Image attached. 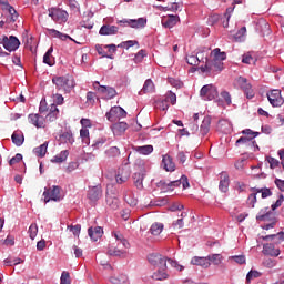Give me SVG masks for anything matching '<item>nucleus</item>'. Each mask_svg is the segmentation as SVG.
<instances>
[{
  "label": "nucleus",
  "instance_id": "09e8293b",
  "mask_svg": "<svg viewBox=\"0 0 284 284\" xmlns=\"http://www.w3.org/2000/svg\"><path fill=\"white\" fill-rule=\"evenodd\" d=\"M165 270L159 268L158 272L153 273L152 278L154 281H165L168 278V273L164 272Z\"/></svg>",
  "mask_w": 284,
  "mask_h": 284
},
{
  "label": "nucleus",
  "instance_id": "864d4df0",
  "mask_svg": "<svg viewBox=\"0 0 284 284\" xmlns=\"http://www.w3.org/2000/svg\"><path fill=\"white\" fill-rule=\"evenodd\" d=\"M171 105H176V93L168 91L164 98Z\"/></svg>",
  "mask_w": 284,
  "mask_h": 284
},
{
  "label": "nucleus",
  "instance_id": "4d7b16f0",
  "mask_svg": "<svg viewBox=\"0 0 284 284\" xmlns=\"http://www.w3.org/2000/svg\"><path fill=\"white\" fill-rule=\"evenodd\" d=\"M108 141V139L105 138H99L93 144L92 148L93 150H101V148H103V145H105V142Z\"/></svg>",
  "mask_w": 284,
  "mask_h": 284
},
{
  "label": "nucleus",
  "instance_id": "bf43d9fd",
  "mask_svg": "<svg viewBox=\"0 0 284 284\" xmlns=\"http://www.w3.org/2000/svg\"><path fill=\"white\" fill-rule=\"evenodd\" d=\"M260 276H261V272L250 271L246 275V281L247 283H251L252 281H254V278H260Z\"/></svg>",
  "mask_w": 284,
  "mask_h": 284
},
{
  "label": "nucleus",
  "instance_id": "423d86ee",
  "mask_svg": "<svg viewBox=\"0 0 284 284\" xmlns=\"http://www.w3.org/2000/svg\"><path fill=\"white\" fill-rule=\"evenodd\" d=\"M118 26H121L123 28H145L148 26V19L145 18H139V19H123L118 21Z\"/></svg>",
  "mask_w": 284,
  "mask_h": 284
},
{
  "label": "nucleus",
  "instance_id": "58836bf2",
  "mask_svg": "<svg viewBox=\"0 0 284 284\" xmlns=\"http://www.w3.org/2000/svg\"><path fill=\"white\" fill-rule=\"evenodd\" d=\"M211 54H213V60L215 61H225L227 59V53L221 52V49L216 48L214 49Z\"/></svg>",
  "mask_w": 284,
  "mask_h": 284
},
{
  "label": "nucleus",
  "instance_id": "b1692460",
  "mask_svg": "<svg viewBox=\"0 0 284 284\" xmlns=\"http://www.w3.org/2000/svg\"><path fill=\"white\" fill-rule=\"evenodd\" d=\"M264 241H272L275 245H281L284 242V232H278L276 234L266 235L263 237Z\"/></svg>",
  "mask_w": 284,
  "mask_h": 284
},
{
  "label": "nucleus",
  "instance_id": "9d476101",
  "mask_svg": "<svg viewBox=\"0 0 284 284\" xmlns=\"http://www.w3.org/2000/svg\"><path fill=\"white\" fill-rule=\"evenodd\" d=\"M108 121L114 123V121H119V119H125L128 116V112L121 106H113L109 112L105 114Z\"/></svg>",
  "mask_w": 284,
  "mask_h": 284
},
{
  "label": "nucleus",
  "instance_id": "a19ab883",
  "mask_svg": "<svg viewBox=\"0 0 284 284\" xmlns=\"http://www.w3.org/2000/svg\"><path fill=\"white\" fill-rule=\"evenodd\" d=\"M217 126H219V130L224 134L230 133V130L232 129V125L226 120H220L217 123Z\"/></svg>",
  "mask_w": 284,
  "mask_h": 284
},
{
  "label": "nucleus",
  "instance_id": "7ed1b4c3",
  "mask_svg": "<svg viewBox=\"0 0 284 284\" xmlns=\"http://www.w3.org/2000/svg\"><path fill=\"white\" fill-rule=\"evenodd\" d=\"M52 83L63 92H71L74 88V79L70 75L54 77L52 79Z\"/></svg>",
  "mask_w": 284,
  "mask_h": 284
},
{
  "label": "nucleus",
  "instance_id": "c9c22d12",
  "mask_svg": "<svg viewBox=\"0 0 284 284\" xmlns=\"http://www.w3.org/2000/svg\"><path fill=\"white\" fill-rule=\"evenodd\" d=\"M33 152L37 156H39L40 159H43V156H45V154L48 153V142H44L38 148H34Z\"/></svg>",
  "mask_w": 284,
  "mask_h": 284
},
{
  "label": "nucleus",
  "instance_id": "6e6d98bb",
  "mask_svg": "<svg viewBox=\"0 0 284 284\" xmlns=\"http://www.w3.org/2000/svg\"><path fill=\"white\" fill-rule=\"evenodd\" d=\"M158 187L161 190V192H170L172 189L170 187V182L161 180L158 182Z\"/></svg>",
  "mask_w": 284,
  "mask_h": 284
},
{
  "label": "nucleus",
  "instance_id": "ea45409f",
  "mask_svg": "<svg viewBox=\"0 0 284 284\" xmlns=\"http://www.w3.org/2000/svg\"><path fill=\"white\" fill-rule=\"evenodd\" d=\"M135 152H139V154H152L154 152V146L152 145H143V146H135Z\"/></svg>",
  "mask_w": 284,
  "mask_h": 284
},
{
  "label": "nucleus",
  "instance_id": "0e129e2a",
  "mask_svg": "<svg viewBox=\"0 0 284 284\" xmlns=\"http://www.w3.org/2000/svg\"><path fill=\"white\" fill-rule=\"evenodd\" d=\"M242 134H245L247 139H256V136L258 135V132H254L251 129H245L242 131Z\"/></svg>",
  "mask_w": 284,
  "mask_h": 284
},
{
  "label": "nucleus",
  "instance_id": "4be33fe9",
  "mask_svg": "<svg viewBox=\"0 0 284 284\" xmlns=\"http://www.w3.org/2000/svg\"><path fill=\"white\" fill-rule=\"evenodd\" d=\"M191 265H199L200 267H203L204 270H207L212 263H210V260L206 257H200V256H194L191 260Z\"/></svg>",
  "mask_w": 284,
  "mask_h": 284
},
{
  "label": "nucleus",
  "instance_id": "c756f323",
  "mask_svg": "<svg viewBox=\"0 0 284 284\" xmlns=\"http://www.w3.org/2000/svg\"><path fill=\"white\" fill-rule=\"evenodd\" d=\"M47 32L55 39H61V41H65L67 39H70V41H74V39H72L70 36L61 33L60 31H57V29H47Z\"/></svg>",
  "mask_w": 284,
  "mask_h": 284
},
{
  "label": "nucleus",
  "instance_id": "de8ad7c7",
  "mask_svg": "<svg viewBox=\"0 0 284 284\" xmlns=\"http://www.w3.org/2000/svg\"><path fill=\"white\" fill-rule=\"evenodd\" d=\"M11 139H12V143H14V145H17L18 148H20V145H23V141H24L23 134L13 133L11 135Z\"/></svg>",
  "mask_w": 284,
  "mask_h": 284
},
{
  "label": "nucleus",
  "instance_id": "72a5a7b5",
  "mask_svg": "<svg viewBox=\"0 0 284 284\" xmlns=\"http://www.w3.org/2000/svg\"><path fill=\"white\" fill-rule=\"evenodd\" d=\"M251 192H256L257 194H261L262 199H268V196H272V189L267 187H253L251 189Z\"/></svg>",
  "mask_w": 284,
  "mask_h": 284
},
{
  "label": "nucleus",
  "instance_id": "39448f33",
  "mask_svg": "<svg viewBox=\"0 0 284 284\" xmlns=\"http://www.w3.org/2000/svg\"><path fill=\"white\" fill-rule=\"evenodd\" d=\"M0 43L8 52H16V50H19V45H21V41L14 36H10L9 38L8 36H3Z\"/></svg>",
  "mask_w": 284,
  "mask_h": 284
},
{
  "label": "nucleus",
  "instance_id": "473e14b6",
  "mask_svg": "<svg viewBox=\"0 0 284 284\" xmlns=\"http://www.w3.org/2000/svg\"><path fill=\"white\" fill-rule=\"evenodd\" d=\"M52 52H54V48L51 47L48 49L43 57V63L50 67L54 65V58L52 57Z\"/></svg>",
  "mask_w": 284,
  "mask_h": 284
},
{
  "label": "nucleus",
  "instance_id": "ddd939ff",
  "mask_svg": "<svg viewBox=\"0 0 284 284\" xmlns=\"http://www.w3.org/2000/svg\"><path fill=\"white\" fill-rule=\"evenodd\" d=\"M267 99L273 108H281L284 103L283 97H281V91L278 90H272L267 93Z\"/></svg>",
  "mask_w": 284,
  "mask_h": 284
},
{
  "label": "nucleus",
  "instance_id": "c03bdc74",
  "mask_svg": "<svg viewBox=\"0 0 284 284\" xmlns=\"http://www.w3.org/2000/svg\"><path fill=\"white\" fill-rule=\"evenodd\" d=\"M150 232H151V234H153V236H159V234H161V232H163V223L152 224Z\"/></svg>",
  "mask_w": 284,
  "mask_h": 284
},
{
  "label": "nucleus",
  "instance_id": "774afa93",
  "mask_svg": "<svg viewBox=\"0 0 284 284\" xmlns=\"http://www.w3.org/2000/svg\"><path fill=\"white\" fill-rule=\"evenodd\" d=\"M231 261H234L235 263H237V265H244L245 257L244 255H234L231 257Z\"/></svg>",
  "mask_w": 284,
  "mask_h": 284
},
{
  "label": "nucleus",
  "instance_id": "8fccbe9b",
  "mask_svg": "<svg viewBox=\"0 0 284 284\" xmlns=\"http://www.w3.org/2000/svg\"><path fill=\"white\" fill-rule=\"evenodd\" d=\"M155 106L158 108V110H162L163 112H165V110L170 108V102H168L166 99L158 100L155 102Z\"/></svg>",
  "mask_w": 284,
  "mask_h": 284
},
{
  "label": "nucleus",
  "instance_id": "13d9d810",
  "mask_svg": "<svg viewBox=\"0 0 284 284\" xmlns=\"http://www.w3.org/2000/svg\"><path fill=\"white\" fill-rule=\"evenodd\" d=\"M258 193L256 191H252V193L248 195L247 197V205H250V207H254V205H256V195Z\"/></svg>",
  "mask_w": 284,
  "mask_h": 284
},
{
  "label": "nucleus",
  "instance_id": "2eb2a0df",
  "mask_svg": "<svg viewBox=\"0 0 284 284\" xmlns=\"http://www.w3.org/2000/svg\"><path fill=\"white\" fill-rule=\"evenodd\" d=\"M186 63L189 65H199V63H205V50L197 52V55H187Z\"/></svg>",
  "mask_w": 284,
  "mask_h": 284
},
{
  "label": "nucleus",
  "instance_id": "c85d7f7f",
  "mask_svg": "<svg viewBox=\"0 0 284 284\" xmlns=\"http://www.w3.org/2000/svg\"><path fill=\"white\" fill-rule=\"evenodd\" d=\"M210 125H212V119L210 116H205L200 126V134H202V136H206L210 132Z\"/></svg>",
  "mask_w": 284,
  "mask_h": 284
},
{
  "label": "nucleus",
  "instance_id": "5fc2aeb1",
  "mask_svg": "<svg viewBox=\"0 0 284 284\" xmlns=\"http://www.w3.org/2000/svg\"><path fill=\"white\" fill-rule=\"evenodd\" d=\"M37 234H39V226L37 224H31L29 227V236L32 241L37 239Z\"/></svg>",
  "mask_w": 284,
  "mask_h": 284
},
{
  "label": "nucleus",
  "instance_id": "cd10ccee",
  "mask_svg": "<svg viewBox=\"0 0 284 284\" xmlns=\"http://www.w3.org/2000/svg\"><path fill=\"white\" fill-rule=\"evenodd\" d=\"M268 210V207L262 209L256 216V221H270L271 219H274V212Z\"/></svg>",
  "mask_w": 284,
  "mask_h": 284
},
{
  "label": "nucleus",
  "instance_id": "603ef678",
  "mask_svg": "<svg viewBox=\"0 0 284 284\" xmlns=\"http://www.w3.org/2000/svg\"><path fill=\"white\" fill-rule=\"evenodd\" d=\"M265 161H267V163L270 164L271 170H276V168H278V165H281V162L270 155H267L265 158Z\"/></svg>",
  "mask_w": 284,
  "mask_h": 284
},
{
  "label": "nucleus",
  "instance_id": "69168bd1",
  "mask_svg": "<svg viewBox=\"0 0 284 284\" xmlns=\"http://www.w3.org/2000/svg\"><path fill=\"white\" fill-rule=\"evenodd\" d=\"M60 284H70V273L63 271L60 277Z\"/></svg>",
  "mask_w": 284,
  "mask_h": 284
},
{
  "label": "nucleus",
  "instance_id": "052dcab7",
  "mask_svg": "<svg viewBox=\"0 0 284 284\" xmlns=\"http://www.w3.org/2000/svg\"><path fill=\"white\" fill-rule=\"evenodd\" d=\"M7 10L11 17V21H17V19H19V13L14 10V7L7 4Z\"/></svg>",
  "mask_w": 284,
  "mask_h": 284
},
{
  "label": "nucleus",
  "instance_id": "79ce46f5",
  "mask_svg": "<svg viewBox=\"0 0 284 284\" xmlns=\"http://www.w3.org/2000/svg\"><path fill=\"white\" fill-rule=\"evenodd\" d=\"M209 263H213V265H221L223 263V255L222 254H212L207 256Z\"/></svg>",
  "mask_w": 284,
  "mask_h": 284
},
{
  "label": "nucleus",
  "instance_id": "20e7f679",
  "mask_svg": "<svg viewBox=\"0 0 284 284\" xmlns=\"http://www.w3.org/2000/svg\"><path fill=\"white\" fill-rule=\"evenodd\" d=\"M43 196L44 203H50V201H54L57 203L61 201L63 199L61 195V186L53 185L51 189L44 187Z\"/></svg>",
  "mask_w": 284,
  "mask_h": 284
},
{
  "label": "nucleus",
  "instance_id": "7c9ffc66",
  "mask_svg": "<svg viewBox=\"0 0 284 284\" xmlns=\"http://www.w3.org/2000/svg\"><path fill=\"white\" fill-rule=\"evenodd\" d=\"M145 179V174H143V172H136L133 175V181H134V185L135 187H138V190H143V180Z\"/></svg>",
  "mask_w": 284,
  "mask_h": 284
},
{
  "label": "nucleus",
  "instance_id": "6e6552de",
  "mask_svg": "<svg viewBox=\"0 0 284 284\" xmlns=\"http://www.w3.org/2000/svg\"><path fill=\"white\" fill-rule=\"evenodd\" d=\"M200 97H202L204 101H213V99L219 97V91L213 84H206L202 87Z\"/></svg>",
  "mask_w": 284,
  "mask_h": 284
},
{
  "label": "nucleus",
  "instance_id": "f704fd0d",
  "mask_svg": "<svg viewBox=\"0 0 284 284\" xmlns=\"http://www.w3.org/2000/svg\"><path fill=\"white\" fill-rule=\"evenodd\" d=\"M106 206L109 210L115 211L119 207V199L112 195H106Z\"/></svg>",
  "mask_w": 284,
  "mask_h": 284
},
{
  "label": "nucleus",
  "instance_id": "bb28decb",
  "mask_svg": "<svg viewBox=\"0 0 284 284\" xmlns=\"http://www.w3.org/2000/svg\"><path fill=\"white\" fill-rule=\"evenodd\" d=\"M229 187H230V175H227V173H222L220 175L219 190L221 192H227Z\"/></svg>",
  "mask_w": 284,
  "mask_h": 284
},
{
  "label": "nucleus",
  "instance_id": "680f3d73",
  "mask_svg": "<svg viewBox=\"0 0 284 284\" xmlns=\"http://www.w3.org/2000/svg\"><path fill=\"white\" fill-rule=\"evenodd\" d=\"M136 44H139L138 41L129 40V41H124V42L120 43L118 45V48H125L126 50H130V48H132V47H134Z\"/></svg>",
  "mask_w": 284,
  "mask_h": 284
},
{
  "label": "nucleus",
  "instance_id": "0eeeda50",
  "mask_svg": "<svg viewBox=\"0 0 284 284\" xmlns=\"http://www.w3.org/2000/svg\"><path fill=\"white\" fill-rule=\"evenodd\" d=\"M49 17H51L52 21L55 23H65V21H68L69 14L63 9L50 8Z\"/></svg>",
  "mask_w": 284,
  "mask_h": 284
},
{
  "label": "nucleus",
  "instance_id": "4468645a",
  "mask_svg": "<svg viewBox=\"0 0 284 284\" xmlns=\"http://www.w3.org/2000/svg\"><path fill=\"white\" fill-rule=\"evenodd\" d=\"M263 254H265V256H278L281 254V248H278L277 244H274V242L272 243H266L263 245Z\"/></svg>",
  "mask_w": 284,
  "mask_h": 284
},
{
  "label": "nucleus",
  "instance_id": "a211bd4d",
  "mask_svg": "<svg viewBox=\"0 0 284 284\" xmlns=\"http://www.w3.org/2000/svg\"><path fill=\"white\" fill-rule=\"evenodd\" d=\"M179 21H181V18H179V16L170 14L162 18V26L163 28H174V26H176Z\"/></svg>",
  "mask_w": 284,
  "mask_h": 284
},
{
  "label": "nucleus",
  "instance_id": "4c0bfd02",
  "mask_svg": "<svg viewBox=\"0 0 284 284\" xmlns=\"http://www.w3.org/2000/svg\"><path fill=\"white\" fill-rule=\"evenodd\" d=\"M150 92H154V82L151 79H148L140 91V94H149Z\"/></svg>",
  "mask_w": 284,
  "mask_h": 284
},
{
  "label": "nucleus",
  "instance_id": "a878e982",
  "mask_svg": "<svg viewBox=\"0 0 284 284\" xmlns=\"http://www.w3.org/2000/svg\"><path fill=\"white\" fill-rule=\"evenodd\" d=\"M130 174H131V172H130V169H128V168H122L120 171H119V173H118V175H116V178H115V180H116V183H125L129 179H130Z\"/></svg>",
  "mask_w": 284,
  "mask_h": 284
},
{
  "label": "nucleus",
  "instance_id": "49530a36",
  "mask_svg": "<svg viewBox=\"0 0 284 284\" xmlns=\"http://www.w3.org/2000/svg\"><path fill=\"white\" fill-rule=\"evenodd\" d=\"M80 136L82 139V143H85V145H90V130L81 129Z\"/></svg>",
  "mask_w": 284,
  "mask_h": 284
},
{
  "label": "nucleus",
  "instance_id": "f257e3e1",
  "mask_svg": "<svg viewBox=\"0 0 284 284\" xmlns=\"http://www.w3.org/2000/svg\"><path fill=\"white\" fill-rule=\"evenodd\" d=\"M113 236L118 243L116 246H111L108 250L109 256H124V254H128V251L130 248V242L121 234V232H113Z\"/></svg>",
  "mask_w": 284,
  "mask_h": 284
},
{
  "label": "nucleus",
  "instance_id": "3c124183",
  "mask_svg": "<svg viewBox=\"0 0 284 284\" xmlns=\"http://www.w3.org/2000/svg\"><path fill=\"white\" fill-rule=\"evenodd\" d=\"M105 154L109 159H114V156H119L121 154V151L116 146H111L105 151Z\"/></svg>",
  "mask_w": 284,
  "mask_h": 284
},
{
  "label": "nucleus",
  "instance_id": "412c9836",
  "mask_svg": "<svg viewBox=\"0 0 284 284\" xmlns=\"http://www.w3.org/2000/svg\"><path fill=\"white\" fill-rule=\"evenodd\" d=\"M103 196V189L101 186H92L88 192L90 201H99Z\"/></svg>",
  "mask_w": 284,
  "mask_h": 284
},
{
  "label": "nucleus",
  "instance_id": "e2e57ef3",
  "mask_svg": "<svg viewBox=\"0 0 284 284\" xmlns=\"http://www.w3.org/2000/svg\"><path fill=\"white\" fill-rule=\"evenodd\" d=\"M148 54L145 53V50H140L135 57H134V62L135 63H141L143 61V59H145Z\"/></svg>",
  "mask_w": 284,
  "mask_h": 284
},
{
  "label": "nucleus",
  "instance_id": "e433bc0d",
  "mask_svg": "<svg viewBox=\"0 0 284 284\" xmlns=\"http://www.w3.org/2000/svg\"><path fill=\"white\" fill-rule=\"evenodd\" d=\"M57 116H59V108L53 104L51 105L49 114L45 116V121L52 123L53 121H57Z\"/></svg>",
  "mask_w": 284,
  "mask_h": 284
},
{
  "label": "nucleus",
  "instance_id": "393cba45",
  "mask_svg": "<svg viewBox=\"0 0 284 284\" xmlns=\"http://www.w3.org/2000/svg\"><path fill=\"white\" fill-rule=\"evenodd\" d=\"M88 234H89L91 241H99V239H101V236H103V227H101V226H97L94 229L89 227Z\"/></svg>",
  "mask_w": 284,
  "mask_h": 284
},
{
  "label": "nucleus",
  "instance_id": "338daca9",
  "mask_svg": "<svg viewBox=\"0 0 284 284\" xmlns=\"http://www.w3.org/2000/svg\"><path fill=\"white\" fill-rule=\"evenodd\" d=\"M68 230H70V232H73L74 236H79V234H81V224L69 225Z\"/></svg>",
  "mask_w": 284,
  "mask_h": 284
},
{
  "label": "nucleus",
  "instance_id": "5701e85b",
  "mask_svg": "<svg viewBox=\"0 0 284 284\" xmlns=\"http://www.w3.org/2000/svg\"><path fill=\"white\" fill-rule=\"evenodd\" d=\"M111 130H112L114 136H121V134H124L125 130H128V123H125V122L114 123L111 126Z\"/></svg>",
  "mask_w": 284,
  "mask_h": 284
},
{
  "label": "nucleus",
  "instance_id": "2f4dec72",
  "mask_svg": "<svg viewBox=\"0 0 284 284\" xmlns=\"http://www.w3.org/2000/svg\"><path fill=\"white\" fill-rule=\"evenodd\" d=\"M70 152L68 150L61 151L58 155L51 159V163H63L68 160Z\"/></svg>",
  "mask_w": 284,
  "mask_h": 284
},
{
  "label": "nucleus",
  "instance_id": "f3484780",
  "mask_svg": "<svg viewBox=\"0 0 284 284\" xmlns=\"http://www.w3.org/2000/svg\"><path fill=\"white\" fill-rule=\"evenodd\" d=\"M171 192L174 190V187H181L183 186V190H187L190 187V182H187V176L182 175L179 180L169 182Z\"/></svg>",
  "mask_w": 284,
  "mask_h": 284
},
{
  "label": "nucleus",
  "instance_id": "6ab92c4d",
  "mask_svg": "<svg viewBox=\"0 0 284 284\" xmlns=\"http://www.w3.org/2000/svg\"><path fill=\"white\" fill-rule=\"evenodd\" d=\"M28 119H29V122L36 128H45V119L39 115V113L29 114Z\"/></svg>",
  "mask_w": 284,
  "mask_h": 284
},
{
  "label": "nucleus",
  "instance_id": "f8f14e48",
  "mask_svg": "<svg viewBox=\"0 0 284 284\" xmlns=\"http://www.w3.org/2000/svg\"><path fill=\"white\" fill-rule=\"evenodd\" d=\"M94 90H98L105 99H114L116 97V89L112 87H103L99 82L93 83Z\"/></svg>",
  "mask_w": 284,
  "mask_h": 284
},
{
  "label": "nucleus",
  "instance_id": "37998d69",
  "mask_svg": "<svg viewBox=\"0 0 284 284\" xmlns=\"http://www.w3.org/2000/svg\"><path fill=\"white\" fill-rule=\"evenodd\" d=\"M110 282L112 284H125L128 283V275L121 274L119 276H113L110 278Z\"/></svg>",
  "mask_w": 284,
  "mask_h": 284
},
{
  "label": "nucleus",
  "instance_id": "dca6fc26",
  "mask_svg": "<svg viewBox=\"0 0 284 284\" xmlns=\"http://www.w3.org/2000/svg\"><path fill=\"white\" fill-rule=\"evenodd\" d=\"M99 34H101V37H112L114 34H119V27L103 24L99 30Z\"/></svg>",
  "mask_w": 284,
  "mask_h": 284
},
{
  "label": "nucleus",
  "instance_id": "1a4fd4ad",
  "mask_svg": "<svg viewBox=\"0 0 284 284\" xmlns=\"http://www.w3.org/2000/svg\"><path fill=\"white\" fill-rule=\"evenodd\" d=\"M148 261L151 265L159 267V270H165L168 267V258L159 253L149 254Z\"/></svg>",
  "mask_w": 284,
  "mask_h": 284
},
{
  "label": "nucleus",
  "instance_id": "f03ea898",
  "mask_svg": "<svg viewBox=\"0 0 284 284\" xmlns=\"http://www.w3.org/2000/svg\"><path fill=\"white\" fill-rule=\"evenodd\" d=\"M205 65H202L199 68V70H201V72H203L204 74H207L210 77V74H212V72H223L224 70V63L221 60H214L210 61L207 59V55H205Z\"/></svg>",
  "mask_w": 284,
  "mask_h": 284
},
{
  "label": "nucleus",
  "instance_id": "a18cd8bd",
  "mask_svg": "<svg viewBox=\"0 0 284 284\" xmlns=\"http://www.w3.org/2000/svg\"><path fill=\"white\" fill-rule=\"evenodd\" d=\"M60 139H61L62 143H70V145H72V143H74V136L72 135V132L62 133Z\"/></svg>",
  "mask_w": 284,
  "mask_h": 284
},
{
  "label": "nucleus",
  "instance_id": "9b49d317",
  "mask_svg": "<svg viewBox=\"0 0 284 284\" xmlns=\"http://www.w3.org/2000/svg\"><path fill=\"white\" fill-rule=\"evenodd\" d=\"M236 85L243 90L248 99H254V90H252V84L247 82V78L239 77L236 79Z\"/></svg>",
  "mask_w": 284,
  "mask_h": 284
},
{
  "label": "nucleus",
  "instance_id": "aec40b11",
  "mask_svg": "<svg viewBox=\"0 0 284 284\" xmlns=\"http://www.w3.org/2000/svg\"><path fill=\"white\" fill-rule=\"evenodd\" d=\"M162 168L165 170V172H174L176 170V164L172 160V156L163 155Z\"/></svg>",
  "mask_w": 284,
  "mask_h": 284
}]
</instances>
